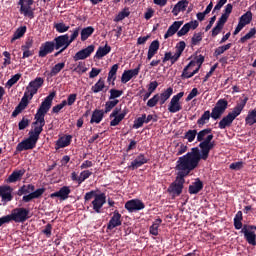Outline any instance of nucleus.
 <instances>
[{
    "instance_id": "obj_57",
    "label": "nucleus",
    "mask_w": 256,
    "mask_h": 256,
    "mask_svg": "<svg viewBox=\"0 0 256 256\" xmlns=\"http://www.w3.org/2000/svg\"><path fill=\"white\" fill-rule=\"evenodd\" d=\"M201 41H203V33L199 32V33H195L191 39V43L192 45H199V43H201Z\"/></svg>"
},
{
    "instance_id": "obj_13",
    "label": "nucleus",
    "mask_w": 256,
    "mask_h": 256,
    "mask_svg": "<svg viewBox=\"0 0 256 256\" xmlns=\"http://www.w3.org/2000/svg\"><path fill=\"white\" fill-rule=\"evenodd\" d=\"M125 209H127L129 213H135V211H141L145 209V204L139 199H132L126 202Z\"/></svg>"
},
{
    "instance_id": "obj_12",
    "label": "nucleus",
    "mask_w": 256,
    "mask_h": 256,
    "mask_svg": "<svg viewBox=\"0 0 256 256\" xmlns=\"http://www.w3.org/2000/svg\"><path fill=\"white\" fill-rule=\"evenodd\" d=\"M256 226H244L241 230V233L244 234V237L247 241V243H249V245H256Z\"/></svg>"
},
{
    "instance_id": "obj_4",
    "label": "nucleus",
    "mask_w": 256,
    "mask_h": 256,
    "mask_svg": "<svg viewBox=\"0 0 256 256\" xmlns=\"http://www.w3.org/2000/svg\"><path fill=\"white\" fill-rule=\"evenodd\" d=\"M29 213L30 211L27 208H15L9 214L10 221H14V223H25L29 219Z\"/></svg>"
},
{
    "instance_id": "obj_46",
    "label": "nucleus",
    "mask_w": 256,
    "mask_h": 256,
    "mask_svg": "<svg viewBox=\"0 0 256 256\" xmlns=\"http://www.w3.org/2000/svg\"><path fill=\"white\" fill-rule=\"evenodd\" d=\"M119 105V100H109L105 103L104 113H110L111 110L115 109Z\"/></svg>"
},
{
    "instance_id": "obj_32",
    "label": "nucleus",
    "mask_w": 256,
    "mask_h": 256,
    "mask_svg": "<svg viewBox=\"0 0 256 256\" xmlns=\"http://www.w3.org/2000/svg\"><path fill=\"white\" fill-rule=\"evenodd\" d=\"M233 121H235V118L228 113V115L219 122L218 127L219 129H226V127H231Z\"/></svg>"
},
{
    "instance_id": "obj_6",
    "label": "nucleus",
    "mask_w": 256,
    "mask_h": 256,
    "mask_svg": "<svg viewBox=\"0 0 256 256\" xmlns=\"http://www.w3.org/2000/svg\"><path fill=\"white\" fill-rule=\"evenodd\" d=\"M184 95L185 92H179L171 98L170 103L168 104L169 113H179V111L183 109V106L181 105V99H183Z\"/></svg>"
},
{
    "instance_id": "obj_31",
    "label": "nucleus",
    "mask_w": 256,
    "mask_h": 256,
    "mask_svg": "<svg viewBox=\"0 0 256 256\" xmlns=\"http://www.w3.org/2000/svg\"><path fill=\"white\" fill-rule=\"evenodd\" d=\"M109 53H111V46H109L108 44H105V46L103 47H99L96 51L95 54V59H103V57H105L106 55H109Z\"/></svg>"
},
{
    "instance_id": "obj_61",
    "label": "nucleus",
    "mask_w": 256,
    "mask_h": 256,
    "mask_svg": "<svg viewBox=\"0 0 256 256\" xmlns=\"http://www.w3.org/2000/svg\"><path fill=\"white\" fill-rule=\"evenodd\" d=\"M188 31H191L189 24H184L183 27L177 32V36L183 37V35H187Z\"/></svg>"
},
{
    "instance_id": "obj_63",
    "label": "nucleus",
    "mask_w": 256,
    "mask_h": 256,
    "mask_svg": "<svg viewBox=\"0 0 256 256\" xmlns=\"http://www.w3.org/2000/svg\"><path fill=\"white\" fill-rule=\"evenodd\" d=\"M19 130L23 131V129H27L29 127V119L22 118V120L18 124Z\"/></svg>"
},
{
    "instance_id": "obj_48",
    "label": "nucleus",
    "mask_w": 256,
    "mask_h": 256,
    "mask_svg": "<svg viewBox=\"0 0 256 256\" xmlns=\"http://www.w3.org/2000/svg\"><path fill=\"white\" fill-rule=\"evenodd\" d=\"M232 47L231 43H228L223 46H219L218 48L215 49L214 55L215 57H219V55H223L225 51H229V48Z\"/></svg>"
},
{
    "instance_id": "obj_58",
    "label": "nucleus",
    "mask_w": 256,
    "mask_h": 256,
    "mask_svg": "<svg viewBox=\"0 0 256 256\" xmlns=\"http://www.w3.org/2000/svg\"><path fill=\"white\" fill-rule=\"evenodd\" d=\"M175 149V154L177 156L183 155V153H187V145L185 144H177Z\"/></svg>"
},
{
    "instance_id": "obj_10",
    "label": "nucleus",
    "mask_w": 256,
    "mask_h": 256,
    "mask_svg": "<svg viewBox=\"0 0 256 256\" xmlns=\"http://www.w3.org/2000/svg\"><path fill=\"white\" fill-rule=\"evenodd\" d=\"M251 21H253V13H251V11H247L239 18L238 25L236 26L233 35H239V33H241V30L246 27V25H249Z\"/></svg>"
},
{
    "instance_id": "obj_37",
    "label": "nucleus",
    "mask_w": 256,
    "mask_h": 256,
    "mask_svg": "<svg viewBox=\"0 0 256 256\" xmlns=\"http://www.w3.org/2000/svg\"><path fill=\"white\" fill-rule=\"evenodd\" d=\"M209 119H211V112L209 110H206L197 120V125L199 127H203V125H207V123H209Z\"/></svg>"
},
{
    "instance_id": "obj_54",
    "label": "nucleus",
    "mask_w": 256,
    "mask_h": 256,
    "mask_svg": "<svg viewBox=\"0 0 256 256\" xmlns=\"http://www.w3.org/2000/svg\"><path fill=\"white\" fill-rule=\"evenodd\" d=\"M54 27L58 33H66V31H69V26L65 25L63 22L56 23Z\"/></svg>"
},
{
    "instance_id": "obj_62",
    "label": "nucleus",
    "mask_w": 256,
    "mask_h": 256,
    "mask_svg": "<svg viewBox=\"0 0 256 256\" xmlns=\"http://www.w3.org/2000/svg\"><path fill=\"white\" fill-rule=\"evenodd\" d=\"M79 33H81V27H77L72 31V34L70 36L69 42L73 43L77 37H79Z\"/></svg>"
},
{
    "instance_id": "obj_34",
    "label": "nucleus",
    "mask_w": 256,
    "mask_h": 256,
    "mask_svg": "<svg viewBox=\"0 0 256 256\" xmlns=\"http://www.w3.org/2000/svg\"><path fill=\"white\" fill-rule=\"evenodd\" d=\"M201 189H203V182H201L199 179H196V181L189 186V193L190 195H197Z\"/></svg>"
},
{
    "instance_id": "obj_7",
    "label": "nucleus",
    "mask_w": 256,
    "mask_h": 256,
    "mask_svg": "<svg viewBox=\"0 0 256 256\" xmlns=\"http://www.w3.org/2000/svg\"><path fill=\"white\" fill-rule=\"evenodd\" d=\"M127 113V110L121 111V108L116 107L109 116L110 119H112L110 121V127H117V125H119L121 121L127 117Z\"/></svg>"
},
{
    "instance_id": "obj_8",
    "label": "nucleus",
    "mask_w": 256,
    "mask_h": 256,
    "mask_svg": "<svg viewBox=\"0 0 256 256\" xmlns=\"http://www.w3.org/2000/svg\"><path fill=\"white\" fill-rule=\"evenodd\" d=\"M18 5H20V13L24 15V17H28L29 19H33L35 17V13L33 12V0H19Z\"/></svg>"
},
{
    "instance_id": "obj_64",
    "label": "nucleus",
    "mask_w": 256,
    "mask_h": 256,
    "mask_svg": "<svg viewBox=\"0 0 256 256\" xmlns=\"http://www.w3.org/2000/svg\"><path fill=\"white\" fill-rule=\"evenodd\" d=\"M77 101V94H70L66 100V105L71 107Z\"/></svg>"
},
{
    "instance_id": "obj_9",
    "label": "nucleus",
    "mask_w": 256,
    "mask_h": 256,
    "mask_svg": "<svg viewBox=\"0 0 256 256\" xmlns=\"http://www.w3.org/2000/svg\"><path fill=\"white\" fill-rule=\"evenodd\" d=\"M43 83H45V80H43L41 77H37L36 79L30 81L26 87V93H28L30 97H34V95H37L39 89L43 87Z\"/></svg>"
},
{
    "instance_id": "obj_18",
    "label": "nucleus",
    "mask_w": 256,
    "mask_h": 256,
    "mask_svg": "<svg viewBox=\"0 0 256 256\" xmlns=\"http://www.w3.org/2000/svg\"><path fill=\"white\" fill-rule=\"evenodd\" d=\"M139 71H141V65L135 69L125 70L121 77V83H129L133 77H137V75H139Z\"/></svg>"
},
{
    "instance_id": "obj_21",
    "label": "nucleus",
    "mask_w": 256,
    "mask_h": 256,
    "mask_svg": "<svg viewBox=\"0 0 256 256\" xmlns=\"http://www.w3.org/2000/svg\"><path fill=\"white\" fill-rule=\"evenodd\" d=\"M247 101H249L248 98H244L241 100L240 103H238L232 110V112L228 113L230 116H232L234 119H237L239 117L240 113H242L243 109H245V106L247 105Z\"/></svg>"
},
{
    "instance_id": "obj_35",
    "label": "nucleus",
    "mask_w": 256,
    "mask_h": 256,
    "mask_svg": "<svg viewBox=\"0 0 256 256\" xmlns=\"http://www.w3.org/2000/svg\"><path fill=\"white\" fill-rule=\"evenodd\" d=\"M93 33H95V28H93L92 26L83 28L80 31L81 41H87V39H89V37H91Z\"/></svg>"
},
{
    "instance_id": "obj_22",
    "label": "nucleus",
    "mask_w": 256,
    "mask_h": 256,
    "mask_svg": "<svg viewBox=\"0 0 256 256\" xmlns=\"http://www.w3.org/2000/svg\"><path fill=\"white\" fill-rule=\"evenodd\" d=\"M147 161V157H145L143 154H140L131 162V165L128 167L129 169H132V171H135V169H139V167L145 165Z\"/></svg>"
},
{
    "instance_id": "obj_3",
    "label": "nucleus",
    "mask_w": 256,
    "mask_h": 256,
    "mask_svg": "<svg viewBox=\"0 0 256 256\" xmlns=\"http://www.w3.org/2000/svg\"><path fill=\"white\" fill-rule=\"evenodd\" d=\"M197 141L200 143L199 148H192L190 152L182 157H187V159H195L196 165H199L201 159L207 161L209 159V153L213 147H215V142L213 141V133H211V128L201 130L197 133Z\"/></svg>"
},
{
    "instance_id": "obj_45",
    "label": "nucleus",
    "mask_w": 256,
    "mask_h": 256,
    "mask_svg": "<svg viewBox=\"0 0 256 256\" xmlns=\"http://www.w3.org/2000/svg\"><path fill=\"white\" fill-rule=\"evenodd\" d=\"M72 71L78 75H83V73H87V66L85 65V62H78Z\"/></svg>"
},
{
    "instance_id": "obj_14",
    "label": "nucleus",
    "mask_w": 256,
    "mask_h": 256,
    "mask_svg": "<svg viewBox=\"0 0 256 256\" xmlns=\"http://www.w3.org/2000/svg\"><path fill=\"white\" fill-rule=\"evenodd\" d=\"M0 197L3 205L13 201V188L11 186H0Z\"/></svg>"
},
{
    "instance_id": "obj_59",
    "label": "nucleus",
    "mask_w": 256,
    "mask_h": 256,
    "mask_svg": "<svg viewBox=\"0 0 256 256\" xmlns=\"http://www.w3.org/2000/svg\"><path fill=\"white\" fill-rule=\"evenodd\" d=\"M144 123H145V114H142L141 117L137 118L134 121L133 127L134 129H140V127H143Z\"/></svg>"
},
{
    "instance_id": "obj_1",
    "label": "nucleus",
    "mask_w": 256,
    "mask_h": 256,
    "mask_svg": "<svg viewBox=\"0 0 256 256\" xmlns=\"http://www.w3.org/2000/svg\"><path fill=\"white\" fill-rule=\"evenodd\" d=\"M55 93L49 94L44 101L41 103L37 113L34 116L35 121L33 122L34 129L29 132V137L20 142L16 151H29V149H35L37 142L39 141V135L43 133V127H45V115L49 113Z\"/></svg>"
},
{
    "instance_id": "obj_17",
    "label": "nucleus",
    "mask_w": 256,
    "mask_h": 256,
    "mask_svg": "<svg viewBox=\"0 0 256 256\" xmlns=\"http://www.w3.org/2000/svg\"><path fill=\"white\" fill-rule=\"evenodd\" d=\"M197 63L195 61H191L183 70L182 72V78L183 79H191L193 75H196V73H199L200 66L193 69Z\"/></svg>"
},
{
    "instance_id": "obj_5",
    "label": "nucleus",
    "mask_w": 256,
    "mask_h": 256,
    "mask_svg": "<svg viewBox=\"0 0 256 256\" xmlns=\"http://www.w3.org/2000/svg\"><path fill=\"white\" fill-rule=\"evenodd\" d=\"M229 105V102L225 99H220L217 101L215 107L212 109L211 112V118L214 121H217V119H221V116L225 111H227V106Z\"/></svg>"
},
{
    "instance_id": "obj_40",
    "label": "nucleus",
    "mask_w": 256,
    "mask_h": 256,
    "mask_svg": "<svg viewBox=\"0 0 256 256\" xmlns=\"http://www.w3.org/2000/svg\"><path fill=\"white\" fill-rule=\"evenodd\" d=\"M246 125L249 127L255 125L256 123V109L250 110L245 118Z\"/></svg>"
},
{
    "instance_id": "obj_20",
    "label": "nucleus",
    "mask_w": 256,
    "mask_h": 256,
    "mask_svg": "<svg viewBox=\"0 0 256 256\" xmlns=\"http://www.w3.org/2000/svg\"><path fill=\"white\" fill-rule=\"evenodd\" d=\"M55 51V42L48 41L42 44L39 50V57H47L49 53H53Z\"/></svg>"
},
{
    "instance_id": "obj_50",
    "label": "nucleus",
    "mask_w": 256,
    "mask_h": 256,
    "mask_svg": "<svg viewBox=\"0 0 256 256\" xmlns=\"http://www.w3.org/2000/svg\"><path fill=\"white\" fill-rule=\"evenodd\" d=\"M185 41H180L177 45H176V51L174 54H176L177 58L179 59V57H181V55L183 54V51H185Z\"/></svg>"
},
{
    "instance_id": "obj_24",
    "label": "nucleus",
    "mask_w": 256,
    "mask_h": 256,
    "mask_svg": "<svg viewBox=\"0 0 256 256\" xmlns=\"http://www.w3.org/2000/svg\"><path fill=\"white\" fill-rule=\"evenodd\" d=\"M121 223V215L119 212L115 211L107 225V229L111 231L112 229H115V227H120Z\"/></svg>"
},
{
    "instance_id": "obj_55",
    "label": "nucleus",
    "mask_w": 256,
    "mask_h": 256,
    "mask_svg": "<svg viewBox=\"0 0 256 256\" xmlns=\"http://www.w3.org/2000/svg\"><path fill=\"white\" fill-rule=\"evenodd\" d=\"M255 35H256V29L251 28L250 31L240 39V41L241 43H245V41H249V39H253Z\"/></svg>"
},
{
    "instance_id": "obj_30",
    "label": "nucleus",
    "mask_w": 256,
    "mask_h": 256,
    "mask_svg": "<svg viewBox=\"0 0 256 256\" xmlns=\"http://www.w3.org/2000/svg\"><path fill=\"white\" fill-rule=\"evenodd\" d=\"M25 175V170H15L7 179L8 183H17Z\"/></svg>"
},
{
    "instance_id": "obj_23",
    "label": "nucleus",
    "mask_w": 256,
    "mask_h": 256,
    "mask_svg": "<svg viewBox=\"0 0 256 256\" xmlns=\"http://www.w3.org/2000/svg\"><path fill=\"white\" fill-rule=\"evenodd\" d=\"M189 6V1L187 0H180L172 9V14L174 17H177L180 13L185 11L187 7Z\"/></svg>"
},
{
    "instance_id": "obj_52",
    "label": "nucleus",
    "mask_w": 256,
    "mask_h": 256,
    "mask_svg": "<svg viewBox=\"0 0 256 256\" xmlns=\"http://www.w3.org/2000/svg\"><path fill=\"white\" fill-rule=\"evenodd\" d=\"M195 137H197V130H188L184 138L187 139L188 143H193Z\"/></svg>"
},
{
    "instance_id": "obj_39",
    "label": "nucleus",
    "mask_w": 256,
    "mask_h": 256,
    "mask_svg": "<svg viewBox=\"0 0 256 256\" xmlns=\"http://www.w3.org/2000/svg\"><path fill=\"white\" fill-rule=\"evenodd\" d=\"M167 61H171V64L175 65L179 61V58L176 53L166 52L162 58V63H167Z\"/></svg>"
},
{
    "instance_id": "obj_56",
    "label": "nucleus",
    "mask_w": 256,
    "mask_h": 256,
    "mask_svg": "<svg viewBox=\"0 0 256 256\" xmlns=\"http://www.w3.org/2000/svg\"><path fill=\"white\" fill-rule=\"evenodd\" d=\"M21 79V74H15L14 76L11 77V79H9L6 83V87H8L9 89H11V87L13 85H15V83H17V81H19Z\"/></svg>"
},
{
    "instance_id": "obj_43",
    "label": "nucleus",
    "mask_w": 256,
    "mask_h": 256,
    "mask_svg": "<svg viewBox=\"0 0 256 256\" xmlns=\"http://www.w3.org/2000/svg\"><path fill=\"white\" fill-rule=\"evenodd\" d=\"M162 220L161 218L156 219L153 224L150 226L151 235L157 236L159 235V227L161 226Z\"/></svg>"
},
{
    "instance_id": "obj_15",
    "label": "nucleus",
    "mask_w": 256,
    "mask_h": 256,
    "mask_svg": "<svg viewBox=\"0 0 256 256\" xmlns=\"http://www.w3.org/2000/svg\"><path fill=\"white\" fill-rule=\"evenodd\" d=\"M93 51H95V45H89L88 47L78 51L74 55L73 59L74 61H83L88 57H91V53H93Z\"/></svg>"
},
{
    "instance_id": "obj_16",
    "label": "nucleus",
    "mask_w": 256,
    "mask_h": 256,
    "mask_svg": "<svg viewBox=\"0 0 256 256\" xmlns=\"http://www.w3.org/2000/svg\"><path fill=\"white\" fill-rule=\"evenodd\" d=\"M105 203H107V196H105V193L98 194L92 201V206L95 213H101V209Z\"/></svg>"
},
{
    "instance_id": "obj_19",
    "label": "nucleus",
    "mask_w": 256,
    "mask_h": 256,
    "mask_svg": "<svg viewBox=\"0 0 256 256\" xmlns=\"http://www.w3.org/2000/svg\"><path fill=\"white\" fill-rule=\"evenodd\" d=\"M70 194H71V188L69 186H64L60 188L59 191L52 193L50 197L52 199L55 197H58L60 201H66V199H69Z\"/></svg>"
},
{
    "instance_id": "obj_60",
    "label": "nucleus",
    "mask_w": 256,
    "mask_h": 256,
    "mask_svg": "<svg viewBox=\"0 0 256 256\" xmlns=\"http://www.w3.org/2000/svg\"><path fill=\"white\" fill-rule=\"evenodd\" d=\"M159 94L154 95L151 99L148 100L147 106L148 107H155L157 103H159Z\"/></svg>"
},
{
    "instance_id": "obj_49",
    "label": "nucleus",
    "mask_w": 256,
    "mask_h": 256,
    "mask_svg": "<svg viewBox=\"0 0 256 256\" xmlns=\"http://www.w3.org/2000/svg\"><path fill=\"white\" fill-rule=\"evenodd\" d=\"M110 96H109V100L111 101H115L117 99H119V97H121V95H123V91L122 90H117V89H110L109 91Z\"/></svg>"
},
{
    "instance_id": "obj_2",
    "label": "nucleus",
    "mask_w": 256,
    "mask_h": 256,
    "mask_svg": "<svg viewBox=\"0 0 256 256\" xmlns=\"http://www.w3.org/2000/svg\"><path fill=\"white\" fill-rule=\"evenodd\" d=\"M199 165L195 158H187V156H181L178 158L175 166L177 171V177L175 181L169 186L168 193L179 196L183 193V185H185V177L191 173V171L197 169Z\"/></svg>"
},
{
    "instance_id": "obj_36",
    "label": "nucleus",
    "mask_w": 256,
    "mask_h": 256,
    "mask_svg": "<svg viewBox=\"0 0 256 256\" xmlns=\"http://www.w3.org/2000/svg\"><path fill=\"white\" fill-rule=\"evenodd\" d=\"M171 95H173L172 87H169L166 90H164L159 96L160 105H165L166 101L171 97Z\"/></svg>"
},
{
    "instance_id": "obj_51",
    "label": "nucleus",
    "mask_w": 256,
    "mask_h": 256,
    "mask_svg": "<svg viewBox=\"0 0 256 256\" xmlns=\"http://www.w3.org/2000/svg\"><path fill=\"white\" fill-rule=\"evenodd\" d=\"M92 174L93 173L89 170L82 171L79 175L78 185H81V183H83V181H85L86 179H89Z\"/></svg>"
},
{
    "instance_id": "obj_11",
    "label": "nucleus",
    "mask_w": 256,
    "mask_h": 256,
    "mask_svg": "<svg viewBox=\"0 0 256 256\" xmlns=\"http://www.w3.org/2000/svg\"><path fill=\"white\" fill-rule=\"evenodd\" d=\"M71 45V42L69 41V35H61L54 39V47L56 50L60 49L58 53H63L67 47Z\"/></svg>"
},
{
    "instance_id": "obj_33",
    "label": "nucleus",
    "mask_w": 256,
    "mask_h": 256,
    "mask_svg": "<svg viewBox=\"0 0 256 256\" xmlns=\"http://www.w3.org/2000/svg\"><path fill=\"white\" fill-rule=\"evenodd\" d=\"M117 71H119V64H114L108 73V83H111L112 81V85H115V80L117 79Z\"/></svg>"
},
{
    "instance_id": "obj_41",
    "label": "nucleus",
    "mask_w": 256,
    "mask_h": 256,
    "mask_svg": "<svg viewBox=\"0 0 256 256\" xmlns=\"http://www.w3.org/2000/svg\"><path fill=\"white\" fill-rule=\"evenodd\" d=\"M31 99H33V97H31V94L25 92L20 103L18 104V107L20 109L25 110L27 108V105H29V101H31Z\"/></svg>"
},
{
    "instance_id": "obj_27",
    "label": "nucleus",
    "mask_w": 256,
    "mask_h": 256,
    "mask_svg": "<svg viewBox=\"0 0 256 256\" xmlns=\"http://www.w3.org/2000/svg\"><path fill=\"white\" fill-rule=\"evenodd\" d=\"M159 51V42L157 40L152 41L148 48L147 60L151 61L157 52Z\"/></svg>"
},
{
    "instance_id": "obj_42",
    "label": "nucleus",
    "mask_w": 256,
    "mask_h": 256,
    "mask_svg": "<svg viewBox=\"0 0 256 256\" xmlns=\"http://www.w3.org/2000/svg\"><path fill=\"white\" fill-rule=\"evenodd\" d=\"M103 89H105V80L100 78L95 85H93L91 87V91L93 93H101V91H103Z\"/></svg>"
},
{
    "instance_id": "obj_47",
    "label": "nucleus",
    "mask_w": 256,
    "mask_h": 256,
    "mask_svg": "<svg viewBox=\"0 0 256 256\" xmlns=\"http://www.w3.org/2000/svg\"><path fill=\"white\" fill-rule=\"evenodd\" d=\"M31 191H35V186L33 184H29L27 186H22L18 190V195H27V193H31Z\"/></svg>"
},
{
    "instance_id": "obj_28",
    "label": "nucleus",
    "mask_w": 256,
    "mask_h": 256,
    "mask_svg": "<svg viewBox=\"0 0 256 256\" xmlns=\"http://www.w3.org/2000/svg\"><path fill=\"white\" fill-rule=\"evenodd\" d=\"M104 117H105V111L104 110L96 109L92 113V117L90 119V123L91 124H93V123L99 124V123H101L103 121Z\"/></svg>"
},
{
    "instance_id": "obj_53",
    "label": "nucleus",
    "mask_w": 256,
    "mask_h": 256,
    "mask_svg": "<svg viewBox=\"0 0 256 256\" xmlns=\"http://www.w3.org/2000/svg\"><path fill=\"white\" fill-rule=\"evenodd\" d=\"M130 13L131 12H129V9H124L120 13H118V15L115 17L114 21L116 23H119V21H123V19H125V17L130 15Z\"/></svg>"
},
{
    "instance_id": "obj_25",
    "label": "nucleus",
    "mask_w": 256,
    "mask_h": 256,
    "mask_svg": "<svg viewBox=\"0 0 256 256\" xmlns=\"http://www.w3.org/2000/svg\"><path fill=\"white\" fill-rule=\"evenodd\" d=\"M181 25H183V21H175L167 30V32L164 35V39H169V37H173L177 31L181 28Z\"/></svg>"
},
{
    "instance_id": "obj_44",
    "label": "nucleus",
    "mask_w": 256,
    "mask_h": 256,
    "mask_svg": "<svg viewBox=\"0 0 256 256\" xmlns=\"http://www.w3.org/2000/svg\"><path fill=\"white\" fill-rule=\"evenodd\" d=\"M26 32L27 27L23 26L18 28L11 39V43H14V41H17V39H21V37H23V35H25Z\"/></svg>"
},
{
    "instance_id": "obj_38",
    "label": "nucleus",
    "mask_w": 256,
    "mask_h": 256,
    "mask_svg": "<svg viewBox=\"0 0 256 256\" xmlns=\"http://www.w3.org/2000/svg\"><path fill=\"white\" fill-rule=\"evenodd\" d=\"M65 69V62H59L55 66H53L50 70V77H57L61 71Z\"/></svg>"
},
{
    "instance_id": "obj_29",
    "label": "nucleus",
    "mask_w": 256,
    "mask_h": 256,
    "mask_svg": "<svg viewBox=\"0 0 256 256\" xmlns=\"http://www.w3.org/2000/svg\"><path fill=\"white\" fill-rule=\"evenodd\" d=\"M71 135L62 136L56 141V149H63L71 145Z\"/></svg>"
},
{
    "instance_id": "obj_26",
    "label": "nucleus",
    "mask_w": 256,
    "mask_h": 256,
    "mask_svg": "<svg viewBox=\"0 0 256 256\" xmlns=\"http://www.w3.org/2000/svg\"><path fill=\"white\" fill-rule=\"evenodd\" d=\"M44 193H45V189L39 188L36 191L23 196L22 201H24L25 203H29V201H32V199H39V197H41V195H43Z\"/></svg>"
}]
</instances>
